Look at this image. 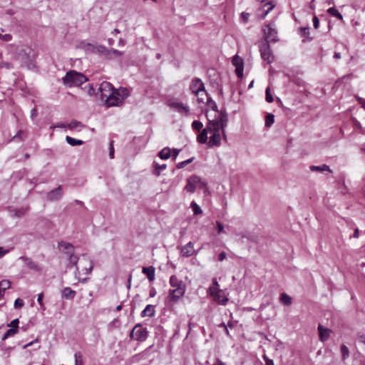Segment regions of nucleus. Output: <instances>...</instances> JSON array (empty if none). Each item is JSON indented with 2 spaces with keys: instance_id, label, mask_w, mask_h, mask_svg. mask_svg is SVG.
Masks as SVG:
<instances>
[{
  "instance_id": "obj_54",
  "label": "nucleus",
  "mask_w": 365,
  "mask_h": 365,
  "mask_svg": "<svg viewBox=\"0 0 365 365\" xmlns=\"http://www.w3.org/2000/svg\"><path fill=\"white\" fill-rule=\"evenodd\" d=\"M263 359L265 361V365H274V361L272 359H269L267 356H264Z\"/></svg>"
},
{
  "instance_id": "obj_33",
  "label": "nucleus",
  "mask_w": 365,
  "mask_h": 365,
  "mask_svg": "<svg viewBox=\"0 0 365 365\" xmlns=\"http://www.w3.org/2000/svg\"><path fill=\"white\" fill-rule=\"evenodd\" d=\"M327 12L329 14H330L331 16H335L336 17L337 19H339V20H342L343 19V16L339 12V11L335 9L334 7H331L329 9H327Z\"/></svg>"
},
{
  "instance_id": "obj_24",
  "label": "nucleus",
  "mask_w": 365,
  "mask_h": 365,
  "mask_svg": "<svg viewBox=\"0 0 365 365\" xmlns=\"http://www.w3.org/2000/svg\"><path fill=\"white\" fill-rule=\"evenodd\" d=\"M67 126L68 129L75 130L77 131H80L83 128H84V125L76 120H71L69 123L67 124Z\"/></svg>"
},
{
  "instance_id": "obj_50",
  "label": "nucleus",
  "mask_w": 365,
  "mask_h": 365,
  "mask_svg": "<svg viewBox=\"0 0 365 365\" xmlns=\"http://www.w3.org/2000/svg\"><path fill=\"white\" fill-rule=\"evenodd\" d=\"M300 30L302 36H308L309 35V29L308 27H302Z\"/></svg>"
},
{
  "instance_id": "obj_2",
  "label": "nucleus",
  "mask_w": 365,
  "mask_h": 365,
  "mask_svg": "<svg viewBox=\"0 0 365 365\" xmlns=\"http://www.w3.org/2000/svg\"><path fill=\"white\" fill-rule=\"evenodd\" d=\"M88 81V78L81 73L74 70L68 71L62 78L63 83L67 87L80 86Z\"/></svg>"
},
{
  "instance_id": "obj_29",
  "label": "nucleus",
  "mask_w": 365,
  "mask_h": 365,
  "mask_svg": "<svg viewBox=\"0 0 365 365\" xmlns=\"http://www.w3.org/2000/svg\"><path fill=\"white\" fill-rule=\"evenodd\" d=\"M27 211V208H20L18 210H11V215L14 217H21L24 216Z\"/></svg>"
},
{
  "instance_id": "obj_55",
  "label": "nucleus",
  "mask_w": 365,
  "mask_h": 365,
  "mask_svg": "<svg viewBox=\"0 0 365 365\" xmlns=\"http://www.w3.org/2000/svg\"><path fill=\"white\" fill-rule=\"evenodd\" d=\"M9 252V250H5L2 247H0V259H1Z\"/></svg>"
},
{
  "instance_id": "obj_21",
  "label": "nucleus",
  "mask_w": 365,
  "mask_h": 365,
  "mask_svg": "<svg viewBox=\"0 0 365 365\" xmlns=\"http://www.w3.org/2000/svg\"><path fill=\"white\" fill-rule=\"evenodd\" d=\"M319 339L322 341H327L329 337L330 329L324 328L322 325H318Z\"/></svg>"
},
{
  "instance_id": "obj_15",
  "label": "nucleus",
  "mask_w": 365,
  "mask_h": 365,
  "mask_svg": "<svg viewBox=\"0 0 365 365\" xmlns=\"http://www.w3.org/2000/svg\"><path fill=\"white\" fill-rule=\"evenodd\" d=\"M179 150L170 149L169 148H164L161 150V160H167L172 158L173 160L176 159L178 155Z\"/></svg>"
},
{
  "instance_id": "obj_64",
  "label": "nucleus",
  "mask_w": 365,
  "mask_h": 365,
  "mask_svg": "<svg viewBox=\"0 0 365 365\" xmlns=\"http://www.w3.org/2000/svg\"><path fill=\"white\" fill-rule=\"evenodd\" d=\"M359 342L365 344V336H364V335L359 336Z\"/></svg>"
},
{
  "instance_id": "obj_35",
  "label": "nucleus",
  "mask_w": 365,
  "mask_h": 365,
  "mask_svg": "<svg viewBox=\"0 0 365 365\" xmlns=\"http://www.w3.org/2000/svg\"><path fill=\"white\" fill-rule=\"evenodd\" d=\"M190 207H192V212L195 215H200L202 212V210L200 208V207L195 201H192L191 202Z\"/></svg>"
},
{
  "instance_id": "obj_9",
  "label": "nucleus",
  "mask_w": 365,
  "mask_h": 365,
  "mask_svg": "<svg viewBox=\"0 0 365 365\" xmlns=\"http://www.w3.org/2000/svg\"><path fill=\"white\" fill-rule=\"evenodd\" d=\"M113 89V85L110 83L103 81L99 85L97 94L100 96L102 101H105Z\"/></svg>"
},
{
  "instance_id": "obj_14",
  "label": "nucleus",
  "mask_w": 365,
  "mask_h": 365,
  "mask_svg": "<svg viewBox=\"0 0 365 365\" xmlns=\"http://www.w3.org/2000/svg\"><path fill=\"white\" fill-rule=\"evenodd\" d=\"M63 196L62 187L59 185L58 187L51 190L46 194V199L49 201H56L60 200Z\"/></svg>"
},
{
  "instance_id": "obj_32",
  "label": "nucleus",
  "mask_w": 365,
  "mask_h": 365,
  "mask_svg": "<svg viewBox=\"0 0 365 365\" xmlns=\"http://www.w3.org/2000/svg\"><path fill=\"white\" fill-rule=\"evenodd\" d=\"M280 302L286 306H289L292 304V298L285 293L280 295Z\"/></svg>"
},
{
  "instance_id": "obj_7",
  "label": "nucleus",
  "mask_w": 365,
  "mask_h": 365,
  "mask_svg": "<svg viewBox=\"0 0 365 365\" xmlns=\"http://www.w3.org/2000/svg\"><path fill=\"white\" fill-rule=\"evenodd\" d=\"M170 283L173 288L170 290L169 297L172 301H177L185 293V287L182 281H180L175 276L170 278Z\"/></svg>"
},
{
  "instance_id": "obj_48",
  "label": "nucleus",
  "mask_w": 365,
  "mask_h": 365,
  "mask_svg": "<svg viewBox=\"0 0 365 365\" xmlns=\"http://www.w3.org/2000/svg\"><path fill=\"white\" fill-rule=\"evenodd\" d=\"M24 303L22 299H16L14 302V307L16 309L21 308L24 306Z\"/></svg>"
},
{
  "instance_id": "obj_18",
  "label": "nucleus",
  "mask_w": 365,
  "mask_h": 365,
  "mask_svg": "<svg viewBox=\"0 0 365 365\" xmlns=\"http://www.w3.org/2000/svg\"><path fill=\"white\" fill-rule=\"evenodd\" d=\"M19 259L24 261L26 266L30 269L35 270V271H41V267L39 266V264L38 263L35 262L34 261H33L31 258L25 257V256H21Z\"/></svg>"
},
{
  "instance_id": "obj_13",
  "label": "nucleus",
  "mask_w": 365,
  "mask_h": 365,
  "mask_svg": "<svg viewBox=\"0 0 365 365\" xmlns=\"http://www.w3.org/2000/svg\"><path fill=\"white\" fill-rule=\"evenodd\" d=\"M266 38L271 41H277V31L271 24L267 25L263 29Z\"/></svg>"
},
{
  "instance_id": "obj_44",
  "label": "nucleus",
  "mask_w": 365,
  "mask_h": 365,
  "mask_svg": "<svg viewBox=\"0 0 365 365\" xmlns=\"http://www.w3.org/2000/svg\"><path fill=\"white\" fill-rule=\"evenodd\" d=\"M240 18L244 24H247L249 21L250 14L245 11H243L240 14Z\"/></svg>"
},
{
  "instance_id": "obj_38",
  "label": "nucleus",
  "mask_w": 365,
  "mask_h": 365,
  "mask_svg": "<svg viewBox=\"0 0 365 365\" xmlns=\"http://www.w3.org/2000/svg\"><path fill=\"white\" fill-rule=\"evenodd\" d=\"M11 287V282L8 279H3L0 281V289L3 291H6Z\"/></svg>"
},
{
  "instance_id": "obj_62",
  "label": "nucleus",
  "mask_w": 365,
  "mask_h": 365,
  "mask_svg": "<svg viewBox=\"0 0 365 365\" xmlns=\"http://www.w3.org/2000/svg\"><path fill=\"white\" fill-rule=\"evenodd\" d=\"M126 44V41L123 38H120L118 43V46H124Z\"/></svg>"
},
{
  "instance_id": "obj_5",
  "label": "nucleus",
  "mask_w": 365,
  "mask_h": 365,
  "mask_svg": "<svg viewBox=\"0 0 365 365\" xmlns=\"http://www.w3.org/2000/svg\"><path fill=\"white\" fill-rule=\"evenodd\" d=\"M190 89L192 93H195L198 97L199 103H204L210 101L201 79L193 78L190 86Z\"/></svg>"
},
{
  "instance_id": "obj_39",
  "label": "nucleus",
  "mask_w": 365,
  "mask_h": 365,
  "mask_svg": "<svg viewBox=\"0 0 365 365\" xmlns=\"http://www.w3.org/2000/svg\"><path fill=\"white\" fill-rule=\"evenodd\" d=\"M341 351L342 355V360H345L349 356V351L347 346L344 344L341 346Z\"/></svg>"
},
{
  "instance_id": "obj_52",
  "label": "nucleus",
  "mask_w": 365,
  "mask_h": 365,
  "mask_svg": "<svg viewBox=\"0 0 365 365\" xmlns=\"http://www.w3.org/2000/svg\"><path fill=\"white\" fill-rule=\"evenodd\" d=\"M95 46V44L88 43L84 45L83 48L88 51L92 52L93 50V47Z\"/></svg>"
},
{
  "instance_id": "obj_34",
  "label": "nucleus",
  "mask_w": 365,
  "mask_h": 365,
  "mask_svg": "<svg viewBox=\"0 0 365 365\" xmlns=\"http://www.w3.org/2000/svg\"><path fill=\"white\" fill-rule=\"evenodd\" d=\"M18 332V329L16 328H10L6 331V332L2 336V341H5L9 337H11L16 334Z\"/></svg>"
},
{
  "instance_id": "obj_17",
  "label": "nucleus",
  "mask_w": 365,
  "mask_h": 365,
  "mask_svg": "<svg viewBox=\"0 0 365 365\" xmlns=\"http://www.w3.org/2000/svg\"><path fill=\"white\" fill-rule=\"evenodd\" d=\"M211 135L210 136V140L207 142L209 147L217 146L220 144L221 142V132H210Z\"/></svg>"
},
{
  "instance_id": "obj_30",
  "label": "nucleus",
  "mask_w": 365,
  "mask_h": 365,
  "mask_svg": "<svg viewBox=\"0 0 365 365\" xmlns=\"http://www.w3.org/2000/svg\"><path fill=\"white\" fill-rule=\"evenodd\" d=\"M66 141L71 146L80 145L83 144V141L81 140L76 139L70 136L66 137Z\"/></svg>"
},
{
  "instance_id": "obj_61",
  "label": "nucleus",
  "mask_w": 365,
  "mask_h": 365,
  "mask_svg": "<svg viewBox=\"0 0 365 365\" xmlns=\"http://www.w3.org/2000/svg\"><path fill=\"white\" fill-rule=\"evenodd\" d=\"M358 101L361 104V107L365 109V99L358 97Z\"/></svg>"
},
{
  "instance_id": "obj_12",
  "label": "nucleus",
  "mask_w": 365,
  "mask_h": 365,
  "mask_svg": "<svg viewBox=\"0 0 365 365\" xmlns=\"http://www.w3.org/2000/svg\"><path fill=\"white\" fill-rule=\"evenodd\" d=\"M232 63L233 66L235 67V73L236 75L241 78L243 76V69H244V61L243 59L237 55H235L232 58Z\"/></svg>"
},
{
  "instance_id": "obj_23",
  "label": "nucleus",
  "mask_w": 365,
  "mask_h": 365,
  "mask_svg": "<svg viewBox=\"0 0 365 365\" xmlns=\"http://www.w3.org/2000/svg\"><path fill=\"white\" fill-rule=\"evenodd\" d=\"M209 129H207V127L206 126L205 128H204L197 135V140L200 143H205L207 142V135H208Z\"/></svg>"
},
{
  "instance_id": "obj_41",
  "label": "nucleus",
  "mask_w": 365,
  "mask_h": 365,
  "mask_svg": "<svg viewBox=\"0 0 365 365\" xmlns=\"http://www.w3.org/2000/svg\"><path fill=\"white\" fill-rule=\"evenodd\" d=\"M74 358L76 365H83L82 354L81 352L75 353Z\"/></svg>"
},
{
  "instance_id": "obj_40",
  "label": "nucleus",
  "mask_w": 365,
  "mask_h": 365,
  "mask_svg": "<svg viewBox=\"0 0 365 365\" xmlns=\"http://www.w3.org/2000/svg\"><path fill=\"white\" fill-rule=\"evenodd\" d=\"M265 99L268 103H272L274 101L273 96L270 91V88L267 87L265 91Z\"/></svg>"
},
{
  "instance_id": "obj_6",
  "label": "nucleus",
  "mask_w": 365,
  "mask_h": 365,
  "mask_svg": "<svg viewBox=\"0 0 365 365\" xmlns=\"http://www.w3.org/2000/svg\"><path fill=\"white\" fill-rule=\"evenodd\" d=\"M58 249L68 257L69 264L76 266V273L79 274L77 263L78 258L74 255V247L69 242L61 241L58 242Z\"/></svg>"
},
{
  "instance_id": "obj_49",
  "label": "nucleus",
  "mask_w": 365,
  "mask_h": 365,
  "mask_svg": "<svg viewBox=\"0 0 365 365\" xmlns=\"http://www.w3.org/2000/svg\"><path fill=\"white\" fill-rule=\"evenodd\" d=\"M312 21H313L314 28L315 29H317L319 26V20L318 17L317 16H314V17L312 19Z\"/></svg>"
},
{
  "instance_id": "obj_56",
  "label": "nucleus",
  "mask_w": 365,
  "mask_h": 365,
  "mask_svg": "<svg viewBox=\"0 0 365 365\" xmlns=\"http://www.w3.org/2000/svg\"><path fill=\"white\" fill-rule=\"evenodd\" d=\"M192 161H181L177 165L178 168H182L185 165H187L188 163H191Z\"/></svg>"
},
{
  "instance_id": "obj_36",
  "label": "nucleus",
  "mask_w": 365,
  "mask_h": 365,
  "mask_svg": "<svg viewBox=\"0 0 365 365\" xmlns=\"http://www.w3.org/2000/svg\"><path fill=\"white\" fill-rule=\"evenodd\" d=\"M274 122V115L269 113L265 117V126L269 128Z\"/></svg>"
},
{
  "instance_id": "obj_63",
  "label": "nucleus",
  "mask_w": 365,
  "mask_h": 365,
  "mask_svg": "<svg viewBox=\"0 0 365 365\" xmlns=\"http://www.w3.org/2000/svg\"><path fill=\"white\" fill-rule=\"evenodd\" d=\"M0 67H1V68L5 67L6 68H12L11 64L9 63H3L0 64Z\"/></svg>"
},
{
  "instance_id": "obj_51",
  "label": "nucleus",
  "mask_w": 365,
  "mask_h": 365,
  "mask_svg": "<svg viewBox=\"0 0 365 365\" xmlns=\"http://www.w3.org/2000/svg\"><path fill=\"white\" fill-rule=\"evenodd\" d=\"M56 128H68V126H67V124H65L63 123H57L56 125H53L51 126V129H54Z\"/></svg>"
},
{
  "instance_id": "obj_19",
  "label": "nucleus",
  "mask_w": 365,
  "mask_h": 365,
  "mask_svg": "<svg viewBox=\"0 0 365 365\" xmlns=\"http://www.w3.org/2000/svg\"><path fill=\"white\" fill-rule=\"evenodd\" d=\"M212 294L214 296L215 300L219 304L225 305L228 301V299L223 295L222 290H216L212 292Z\"/></svg>"
},
{
  "instance_id": "obj_26",
  "label": "nucleus",
  "mask_w": 365,
  "mask_h": 365,
  "mask_svg": "<svg viewBox=\"0 0 365 365\" xmlns=\"http://www.w3.org/2000/svg\"><path fill=\"white\" fill-rule=\"evenodd\" d=\"M123 54V51H120L114 49V48L107 49L106 58L112 59L113 58L120 56Z\"/></svg>"
},
{
  "instance_id": "obj_60",
  "label": "nucleus",
  "mask_w": 365,
  "mask_h": 365,
  "mask_svg": "<svg viewBox=\"0 0 365 365\" xmlns=\"http://www.w3.org/2000/svg\"><path fill=\"white\" fill-rule=\"evenodd\" d=\"M212 284H213V286H214V287H213L214 291L213 292H215L216 290H218L217 289V287L219 286V284H218V282H217L216 279H213ZM210 289L212 290V288H210Z\"/></svg>"
},
{
  "instance_id": "obj_45",
  "label": "nucleus",
  "mask_w": 365,
  "mask_h": 365,
  "mask_svg": "<svg viewBox=\"0 0 365 365\" xmlns=\"http://www.w3.org/2000/svg\"><path fill=\"white\" fill-rule=\"evenodd\" d=\"M0 39H1L3 41L9 42V41H11L12 36L9 34H6L4 35H2L0 34Z\"/></svg>"
},
{
  "instance_id": "obj_22",
  "label": "nucleus",
  "mask_w": 365,
  "mask_h": 365,
  "mask_svg": "<svg viewBox=\"0 0 365 365\" xmlns=\"http://www.w3.org/2000/svg\"><path fill=\"white\" fill-rule=\"evenodd\" d=\"M76 294V291L71 289L70 287H65L62 290V297L66 299H73Z\"/></svg>"
},
{
  "instance_id": "obj_59",
  "label": "nucleus",
  "mask_w": 365,
  "mask_h": 365,
  "mask_svg": "<svg viewBox=\"0 0 365 365\" xmlns=\"http://www.w3.org/2000/svg\"><path fill=\"white\" fill-rule=\"evenodd\" d=\"M154 173L157 176L160 175V165L158 163H155Z\"/></svg>"
},
{
  "instance_id": "obj_53",
  "label": "nucleus",
  "mask_w": 365,
  "mask_h": 365,
  "mask_svg": "<svg viewBox=\"0 0 365 365\" xmlns=\"http://www.w3.org/2000/svg\"><path fill=\"white\" fill-rule=\"evenodd\" d=\"M216 225H217V232L219 234L222 232L224 230V227H223L222 224L221 222H220L219 221H217Z\"/></svg>"
},
{
  "instance_id": "obj_58",
  "label": "nucleus",
  "mask_w": 365,
  "mask_h": 365,
  "mask_svg": "<svg viewBox=\"0 0 365 365\" xmlns=\"http://www.w3.org/2000/svg\"><path fill=\"white\" fill-rule=\"evenodd\" d=\"M226 256H227L226 253L225 252H222L219 255V257H218L219 261H220V262L223 261L226 258Z\"/></svg>"
},
{
  "instance_id": "obj_11",
  "label": "nucleus",
  "mask_w": 365,
  "mask_h": 365,
  "mask_svg": "<svg viewBox=\"0 0 365 365\" xmlns=\"http://www.w3.org/2000/svg\"><path fill=\"white\" fill-rule=\"evenodd\" d=\"M260 53L262 59L267 63H271L274 61V56L269 45H263L260 48Z\"/></svg>"
},
{
  "instance_id": "obj_4",
  "label": "nucleus",
  "mask_w": 365,
  "mask_h": 365,
  "mask_svg": "<svg viewBox=\"0 0 365 365\" xmlns=\"http://www.w3.org/2000/svg\"><path fill=\"white\" fill-rule=\"evenodd\" d=\"M227 115L224 113H217L215 118L209 120V123L207 125L209 132H221L225 135V128L227 124Z\"/></svg>"
},
{
  "instance_id": "obj_1",
  "label": "nucleus",
  "mask_w": 365,
  "mask_h": 365,
  "mask_svg": "<svg viewBox=\"0 0 365 365\" xmlns=\"http://www.w3.org/2000/svg\"><path fill=\"white\" fill-rule=\"evenodd\" d=\"M129 91L126 88L113 89L105 101L108 107L118 106L128 97Z\"/></svg>"
},
{
  "instance_id": "obj_37",
  "label": "nucleus",
  "mask_w": 365,
  "mask_h": 365,
  "mask_svg": "<svg viewBox=\"0 0 365 365\" xmlns=\"http://www.w3.org/2000/svg\"><path fill=\"white\" fill-rule=\"evenodd\" d=\"M264 6H267V10L260 16L261 19H264L275 6V4L272 1L267 3Z\"/></svg>"
},
{
  "instance_id": "obj_47",
  "label": "nucleus",
  "mask_w": 365,
  "mask_h": 365,
  "mask_svg": "<svg viewBox=\"0 0 365 365\" xmlns=\"http://www.w3.org/2000/svg\"><path fill=\"white\" fill-rule=\"evenodd\" d=\"M114 152H115V149H114V146H113V141H110V146H109V158L113 159L114 158Z\"/></svg>"
},
{
  "instance_id": "obj_25",
  "label": "nucleus",
  "mask_w": 365,
  "mask_h": 365,
  "mask_svg": "<svg viewBox=\"0 0 365 365\" xmlns=\"http://www.w3.org/2000/svg\"><path fill=\"white\" fill-rule=\"evenodd\" d=\"M155 314V306L148 304L141 312V317H153Z\"/></svg>"
},
{
  "instance_id": "obj_46",
  "label": "nucleus",
  "mask_w": 365,
  "mask_h": 365,
  "mask_svg": "<svg viewBox=\"0 0 365 365\" xmlns=\"http://www.w3.org/2000/svg\"><path fill=\"white\" fill-rule=\"evenodd\" d=\"M19 319H15L12 320L8 324V327H9L11 328H16V329H18V328H19Z\"/></svg>"
},
{
  "instance_id": "obj_43",
  "label": "nucleus",
  "mask_w": 365,
  "mask_h": 365,
  "mask_svg": "<svg viewBox=\"0 0 365 365\" xmlns=\"http://www.w3.org/2000/svg\"><path fill=\"white\" fill-rule=\"evenodd\" d=\"M84 89H86V92L89 96H93L96 93V89L92 85H88L85 86Z\"/></svg>"
},
{
  "instance_id": "obj_8",
  "label": "nucleus",
  "mask_w": 365,
  "mask_h": 365,
  "mask_svg": "<svg viewBox=\"0 0 365 365\" xmlns=\"http://www.w3.org/2000/svg\"><path fill=\"white\" fill-rule=\"evenodd\" d=\"M206 183L201 180V178L197 175H192L187 180V184L184 190L188 192L193 193L195 191L196 187L199 186L200 188L204 187Z\"/></svg>"
},
{
  "instance_id": "obj_42",
  "label": "nucleus",
  "mask_w": 365,
  "mask_h": 365,
  "mask_svg": "<svg viewBox=\"0 0 365 365\" xmlns=\"http://www.w3.org/2000/svg\"><path fill=\"white\" fill-rule=\"evenodd\" d=\"M202 126H203V125H202V122H200L199 120H194L192 123V128L193 130H199L202 128Z\"/></svg>"
},
{
  "instance_id": "obj_27",
  "label": "nucleus",
  "mask_w": 365,
  "mask_h": 365,
  "mask_svg": "<svg viewBox=\"0 0 365 365\" xmlns=\"http://www.w3.org/2000/svg\"><path fill=\"white\" fill-rule=\"evenodd\" d=\"M143 273L147 276L150 281H153L155 278V269L152 266L143 267Z\"/></svg>"
},
{
  "instance_id": "obj_20",
  "label": "nucleus",
  "mask_w": 365,
  "mask_h": 365,
  "mask_svg": "<svg viewBox=\"0 0 365 365\" xmlns=\"http://www.w3.org/2000/svg\"><path fill=\"white\" fill-rule=\"evenodd\" d=\"M194 252L195 250L191 242H189L187 244H186L184 247H182L181 250V255L183 257H190L194 254Z\"/></svg>"
},
{
  "instance_id": "obj_57",
  "label": "nucleus",
  "mask_w": 365,
  "mask_h": 365,
  "mask_svg": "<svg viewBox=\"0 0 365 365\" xmlns=\"http://www.w3.org/2000/svg\"><path fill=\"white\" fill-rule=\"evenodd\" d=\"M43 293H40V294L38 295L37 301H38V304H39L41 307L43 305Z\"/></svg>"
},
{
  "instance_id": "obj_28",
  "label": "nucleus",
  "mask_w": 365,
  "mask_h": 365,
  "mask_svg": "<svg viewBox=\"0 0 365 365\" xmlns=\"http://www.w3.org/2000/svg\"><path fill=\"white\" fill-rule=\"evenodd\" d=\"M107 49L108 48L104 46L95 44L92 52L101 53L106 58Z\"/></svg>"
},
{
  "instance_id": "obj_31",
  "label": "nucleus",
  "mask_w": 365,
  "mask_h": 365,
  "mask_svg": "<svg viewBox=\"0 0 365 365\" xmlns=\"http://www.w3.org/2000/svg\"><path fill=\"white\" fill-rule=\"evenodd\" d=\"M310 170L312 171H319V172L328 171V172H331V170L329 169V167L328 165H319V166L312 165L310 167Z\"/></svg>"
},
{
  "instance_id": "obj_3",
  "label": "nucleus",
  "mask_w": 365,
  "mask_h": 365,
  "mask_svg": "<svg viewBox=\"0 0 365 365\" xmlns=\"http://www.w3.org/2000/svg\"><path fill=\"white\" fill-rule=\"evenodd\" d=\"M173 110L178 112L181 116L187 117L190 114V108L187 103H183L178 98L169 97L165 103Z\"/></svg>"
},
{
  "instance_id": "obj_10",
  "label": "nucleus",
  "mask_w": 365,
  "mask_h": 365,
  "mask_svg": "<svg viewBox=\"0 0 365 365\" xmlns=\"http://www.w3.org/2000/svg\"><path fill=\"white\" fill-rule=\"evenodd\" d=\"M147 331L140 324H137L130 332L131 339L137 341H144L147 338Z\"/></svg>"
},
{
  "instance_id": "obj_16",
  "label": "nucleus",
  "mask_w": 365,
  "mask_h": 365,
  "mask_svg": "<svg viewBox=\"0 0 365 365\" xmlns=\"http://www.w3.org/2000/svg\"><path fill=\"white\" fill-rule=\"evenodd\" d=\"M81 263L83 265V267L82 268L83 274H90L93 268V261L86 255H83V258L81 259Z\"/></svg>"
}]
</instances>
